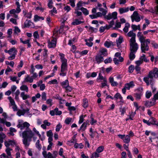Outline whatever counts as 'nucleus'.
<instances>
[{
  "instance_id": "cd10ccee",
  "label": "nucleus",
  "mask_w": 158,
  "mask_h": 158,
  "mask_svg": "<svg viewBox=\"0 0 158 158\" xmlns=\"http://www.w3.org/2000/svg\"><path fill=\"white\" fill-rule=\"evenodd\" d=\"M59 55L61 63L67 62V60L65 58V55L64 54L62 53H59Z\"/></svg>"
},
{
  "instance_id": "58836bf2",
  "label": "nucleus",
  "mask_w": 158,
  "mask_h": 158,
  "mask_svg": "<svg viewBox=\"0 0 158 158\" xmlns=\"http://www.w3.org/2000/svg\"><path fill=\"white\" fill-rule=\"evenodd\" d=\"M149 120L150 125H155L158 126V123L157 122L155 118H152L149 119Z\"/></svg>"
},
{
  "instance_id": "09e8293b",
  "label": "nucleus",
  "mask_w": 158,
  "mask_h": 158,
  "mask_svg": "<svg viewBox=\"0 0 158 158\" xmlns=\"http://www.w3.org/2000/svg\"><path fill=\"white\" fill-rule=\"evenodd\" d=\"M135 114V112H131L129 113L128 116H129V119L131 120H133V118Z\"/></svg>"
},
{
  "instance_id": "49530a36",
  "label": "nucleus",
  "mask_w": 158,
  "mask_h": 158,
  "mask_svg": "<svg viewBox=\"0 0 158 158\" xmlns=\"http://www.w3.org/2000/svg\"><path fill=\"white\" fill-rule=\"evenodd\" d=\"M85 27L88 28V29H89V30L92 32H96L98 31V29L97 28H94L91 26L88 27L87 26H86Z\"/></svg>"
},
{
  "instance_id": "37998d69",
  "label": "nucleus",
  "mask_w": 158,
  "mask_h": 158,
  "mask_svg": "<svg viewBox=\"0 0 158 158\" xmlns=\"http://www.w3.org/2000/svg\"><path fill=\"white\" fill-rule=\"evenodd\" d=\"M20 89L22 91H25L27 92L28 91V88L27 85H23L20 88Z\"/></svg>"
},
{
  "instance_id": "393cba45",
  "label": "nucleus",
  "mask_w": 158,
  "mask_h": 158,
  "mask_svg": "<svg viewBox=\"0 0 158 158\" xmlns=\"http://www.w3.org/2000/svg\"><path fill=\"white\" fill-rule=\"evenodd\" d=\"M102 15H103L102 13L100 12H98L95 14L90 15L89 16L91 19H94L99 17H101Z\"/></svg>"
},
{
  "instance_id": "0e129e2a",
  "label": "nucleus",
  "mask_w": 158,
  "mask_h": 158,
  "mask_svg": "<svg viewBox=\"0 0 158 158\" xmlns=\"http://www.w3.org/2000/svg\"><path fill=\"white\" fill-rule=\"evenodd\" d=\"M18 19H19L12 18L10 19V21L15 25H17V20Z\"/></svg>"
},
{
  "instance_id": "9d476101",
  "label": "nucleus",
  "mask_w": 158,
  "mask_h": 158,
  "mask_svg": "<svg viewBox=\"0 0 158 158\" xmlns=\"http://www.w3.org/2000/svg\"><path fill=\"white\" fill-rule=\"evenodd\" d=\"M143 81L146 83L147 86L149 85L150 84H151L154 82L153 79L151 75H150L149 73H148L147 76L143 78Z\"/></svg>"
},
{
  "instance_id": "dca6fc26",
  "label": "nucleus",
  "mask_w": 158,
  "mask_h": 158,
  "mask_svg": "<svg viewBox=\"0 0 158 158\" xmlns=\"http://www.w3.org/2000/svg\"><path fill=\"white\" fill-rule=\"evenodd\" d=\"M29 110L27 108L26 109L19 110L17 113V114L19 116L24 115L26 113H29Z\"/></svg>"
},
{
  "instance_id": "6ab92c4d",
  "label": "nucleus",
  "mask_w": 158,
  "mask_h": 158,
  "mask_svg": "<svg viewBox=\"0 0 158 158\" xmlns=\"http://www.w3.org/2000/svg\"><path fill=\"white\" fill-rule=\"evenodd\" d=\"M156 104V102L152 99L151 101H147L145 102V105L147 107H150Z\"/></svg>"
},
{
  "instance_id": "7c9ffc66",
  "label": "nucleus",
  "mask_w": 158,
  "mask_h": 158,
  "mask_svg": "<svg viewBox=\"0 0 158 158\" xmlns=\"http://www.w3.org/2000/svg\"><path fill=\"white\" fill-rule=\"evenodd\" d=\"M44 18L43 17L40 16L38 15H35L34 16V21L35 22H37L40 20H44Z\"/></svg>"
},
{
  "instance_id": "39448f33",
  "label": "nucleus",
  "mask_w": 158,
  "mask_h": 158,
  "mask_svg": "<svg viewBox=\"0 0 158 158\" xmlns=\"http://www.w3.org/2000/svg\"><path fill=\"white\" fill-rule=\"evenodd\" d=\"M17 51L16 48L13 47L10 48L9 50V54L10 55L8 58V59L9 60H12L14 59L16 55H17Z\"/></svg>"
},
{
  "instance_id": "5701e85b",
  "label": "nucleus",
  "mask_w": 158,
  "mask_h": 158,
  "mask_svg": "<svg viewBox=\"0 0 158 158\" xmlns=\"http://www.w3.org/2000/svg\"><path fill=\"white\" fill-rule=\"evenodd\" d=\"M101 55L106 56L108 55L107 50L104 48H101L99 51V54Z\"/></svg>"
},
{
  "instance_id": "ea45409f",
  "label": "nucleus",
  "mask_w": 158,
  "mask_h": 158,
  "mask_svg": "<svg viewBox=\"0 0 158 158\" xmlns=\"http://www.w3.org/2000/svg\"><path fill=\"white\" fill-rule=\"evenodd\" d=\"M80 10L82 11L83 14L85 15H87L89 14V11L86 8L82 7L81 8Z\"/></svg>"
},
{
  "instance_id": "774afa93",
  "label": "nucleus",
  "mask_w": 158,
  "mask_h": 158,
  "mask_svg": "<svg viewBox=\"0 0 158 158\" xmlns=\"http://www.w3.org/2000/svg\"><path fill=\"white\" fill-rule=\"evenodd\" d=\"M72 118L70 117H69L65 119L64 122L66 124L68 125L69 124L72 122Z\"/></svg>"
},
{
  "instance_id": "680f3d73",
  "label": "nucleus",
  "mask_w": 158,
  "mask_h": 158,
  "mask_svg": "<svg viewBox=\"0 0 158 158\" xmlns=\"http://www.w3.org/2000/svg\"><path fill=\"white\" fill-rule=\"evenodd\" d=\"M142 94L141 93H136L135 94V97L137 100H140Z\"/></svg>"
},
{
  "instance_id": "79ce46f5",
  "label": "nucleus",
  "mask_w": 158,
  "mask_h": 158,
  "mask_svg": "<svg viewBox=\"0 0 158 158\" xmlns=\"http://www.w3.org/2000/svg\"><path fill=\"white\" fill-rule=\"evenodd\" d=\"M82 106L85 108L88 106V100L86 98H84L83 99Z\"/></svg>"
},
{
  "instance_id": "423d86ee",
  "label": "nucleus",
  "mask_w": 158,
  "mask_h": 158,
  "mask_svg": "<svg viewBox=\"0 0 158 158\" xmlns=\"http://www.w3.org/2000/svg\"><path fill=\"white\" fill-rule=\"evenodd\" d=\"M130 51L136 52L139 48V45L136 42V40L130 41Z\"/></svg>"
},
{
  "instance_id": "f257e3e1",
  "label": "nucleus",
  "mask_w": 158,
  "mask_h": 158,
  "mask_svg": "<svg viewBox=\"0 0 158 158\" xmlns=\"http://www.w3.org/2000/svg\"><path fill=\"white\" fill-rule=\"evenodd\" d=\"M35 133L29 128L27 130H25L23 131L19 132V135L23 138L22 141L25 147H28L30 144V142L33 138L34 140H35L36 138L34 137Z\"/></svg>"
},
{
  "instance_id": "13d9d810",
  "label": "nucleus",
  "mask_w": 158,
  "mask_h": 158,
  "mask_svg": "<svg viewBox=\"0 0 158 158\" xmlns=\"http://www.w3.org/2000/svg\"><path fill=\"white\" fill-rule=\"evenodd\" d=\"M114 98L116 99H119L120 100H122L123 97H122L121 95L119 93H117L114 96Z\"/></svg>"
},
{
  "instance_id": "a211bd4d",
  "label": "nucleus",
  "mask_w": 158,
  "mask_h": 158,
  "mask_svg": "<svg viewBox=\"0 0 158 158\" xmlns=\"http://www.w3.org/2000/svg\"><path fill=\"white\" fill-rule=\"evenodd\" d=\"M127 35L129 37H131L130 41L135 40L136 34L133 32V31L131 30L128 32Z\"/></svg>"
},
{
  "instance_id": "8fccbe9b",
  "label": "nucleus",
  "mask_w": 158,
  "mask_h": 158,
  "mask_svg": "<svg viewBox=\"0 0 158 158\" xmlns=\"http://www.w3.org/2000/svg\"><path fill=\"white\" fill-rule=\"evenodd\" d=\"M84 147L82 143H75L74 145V147L76 148H82Z\"/></svg>"
},
{
  "instance_id": "473e14b6",
  "label": "nucleus",
  "mask_w": 158,
  "mask_h": 158,
  "mask_svg": "<svg viewBox=\"0 0 158 158\" xmlns=\"http://www.w3.org/2000/svg\"><path fill=\"white\" fill-rule=\"evenodd\" d=\"M47 135L48 137V140L52 141L53 133L51 130H50L47 132Z\"/></svg>"
},
{
  "instance_id": "e2e57ef3",
  "label": "nucleus",
  "mask_w": 158,
  "mask_h": 158,
  "mask_svg": "<svg viewBox=\"0 0 158 158\" xmlns=\"http://www.w3.org/2000/svg\"><path fill=\"white\" fill-rule=\"evenodd\" d=\"M84 40L85 42V44L89 47H91L93 45V42H89L86 39H85Z\"/></svg>"
},
{
  "instance_id": "f3484780",
  "label": "nucleus",
  "mask_w": 158,
  "mask_h": 158,
  "mask_svg": "<svg viewBox=\"0 0 158 158\" xmlns=\"http://www.w3.org/2000/svg\"><path fill=\"white\" fill-rule=\"evenodd\" d=\"M88 124L89 125L88 120H87L86 121V122H84L83 123L80 128L78 129V131L79 132L81 131L82 132L84 131L86 129L87 125Z\"/></svg>"
},
{
  "instance_id": "9b49d317",
  "label": "nucleus",
  "mask_w": 158,
  "mask_h": 158,
  "mask_svg": "<svg viewBox=\"0 0 158 158\" xmlns=\"http://www.w3.org/2000/svg\"><path fill=\"white\" fill-rule=\"evenodd\" d=\"M117 12L114 11L112 13H109L107 15H105L104 18L107 20H110L111 19L114 20L117 19Z\"/></svg>"
},
{
  "instance_id": "c9c22d12",
  "label": "nucleus",
  "mask_w": 158,
  "mask_h": 158,
  "mask_svg": "<svg viewBox=\"0 0 158 158\" xmlns=\"http://www.w3.org/2000/svg\"><path fill=\"white\" fill-rule=\"evenodd\" d=\"M21 97L23 100H25L30 97V95L28 94H25L24 92H22L20 94Z\"/></svg>"
},
{
  "instance_id": "412c9836",
  "label": "nucleus",
  "mask_w": 158,
  "mask_h": 158,
  "mask_svg": "<svg viewBox=\"0 0 158 158\" xmlns=\"http://www.w3.org/2000/svg\"><path fill=\"white\" fill-rule=\"evenodd\" d=\"M19 40L21 43L23 44H27L28 48H30L31 47V44L30 43V39H29L26 40L24 41L23 37H22L20 38Z\"/></svg>"
},
{
  "instance_id": "f03ea898",
  "label": "nucleus",
  "mask_w": 158,
  "mask_h": 158,
  "mask_svg": "<svg viewBox=\"0 0 158 158\" xmlns=\"http://www.w3.org/2000/svg\"><path fill=\"white\" fill-rule=\"evenodd\" d=\"M137 36L141 44V50L142 52L145 53L149 50L148 44L150 43L149 39H145L146 37L142 34L141 32L139 31L137 33Z\"/></svg>"
},
{
  "instance_id": "e433bc0d",
  "label": "nucleus",
  "mask_w": 158,
  "mask_h": 158,
  "mask_svg": "<svg viewBox=\"0 0 158 158\" xmlns=\"http://www.w3.org/2000/svg\"><path fill=\"white\" fill-rule=\"evenodd\" d=\"M33 36L34 38V39L33 40V41H36V40H37V39H39L40 36L38 31H35L33 33Z\"/></svg>"
},
{
  "instance_id": "4d7b16f0",
  "label": "nucleus",
  "mask_w": 158,
  "mask_h": 158,
  "mask_svg": "<svg viewBox=\"0 0 158 158\" xmlns=\"http://www.w3.org/2000/svg\"><path fill=\"white\" fill-rule=\"evenodd\" d=\"M76 41V38L74 37L72 39L69 40L68 44L71 46L72 44H73Z\"/></svg>"
},
{
  "instance_id": "603ef678",
  "label": "nucleus",
  "mask_w": 158,
  "mask_h": 158,
  "mask_svg": "<svg viewBox=\"0 0 158 158\" xmlns=\"http://www.w3.org/2000/svg\"><path fill=\"white\" fill-rule=\"evenodd\" d=\"M5 137V134L2 132L0 133V143H2L3 142V139Z\"/></svg>"
},
{
  "instance_id": "69168bd1",
  "label": "nucleus",
  "mask_w": 158,
  "mask_h": 158,
  "mask_svg": "<svg viewBox=\"0 0 158 158\" xmlns=\"http://www.w3.org/2000/svg\"><path fill=\"white\" fill-rule=\"evenodd\" d=\"M12 150V149L10 148H6V149L5 151L6 152L7 155L9 156H11V151Z\"/></svg>"
},
{
  "instance_id": "c756f323",
  "label": "nucleus",
  "mask_w": 158,
  "mask_h": 158,
  "mask_svg": "<svg viewBox=\"0 0 158 158\" xmlns=\"http://www.w3.org/2000/svg\"><path fill=\"white\" fill-rule=\"evenodd\" d=\"M104 46L107 48H109L112 46H113V42L110 41L109 40L107 39L104 44Z\"/></svg>"
},
{
  "instance_id": "5fc2aeb1",
  "label": "nucleus",
  "mask_w": 158,
  "mask_h": 158,
  "mask_svg": "<svg viewBox=\"0 0 158 158\" xmlns=\"http://www.w3.org/2000/svg\"><path fill=\"white\" fill-rule=\"evenodd\" d=\"M135 69V66L133 65H131L128 68V71L129 73H132L133 72Z\"/></svg>"
},
{
  "instance_id": "2f4dec72",
  "label": "nucleus",
  "mask_w": 158,
  "mask_h": 158,
  "mask_svg": "<svg viewBox=\"0 0 158 158\" xmlns=\"http://www.w3.org/2000/svg\"><path fill=\"white\" fill-rule=\"evenodd\" d=\"M32 131L34 132L37 135L39 138H40V139L41 140L43 141L45 139V137L44 136H43L42 138H41V135L39 133V132L37 131L36 128L35 127L33 128L32 129Z\"/></svg>"
},
{
  "instance_id": "20e7f679",
  "label": "nucleus",
  "mask_w": 158,
  "mask_h": 158,
  "mask_svg": "<svg viewBox=\"0 0 158 158\" xmlns=\"http://www.w3.org/2000/svg\"><path fill=\"white\" fill-rule=\"evenodd\" d=\"M68 70V65L67 62L61 63L60 67V73L59 75L61 76H65Z\"/></svg>"
},
{
  "instance_id": "ddd939ff",
  "label": "nucleus",
  "mask_w": 158,
  "mask_h": 158,
  "mask_svg": "<svg viewBox=\"0 0 158 158\" xmlns=\"http://www.w3.org/2000/svg\"><path fill=\"white\" fill-rule=\"evenodd\" d=\"M149 73L153 78H158V69L155 68L153 70L150 71Z\"/></svg>"
},
{
  "instance_id": "f704fd0d",
  "label": "nucleus",
  "mask_w": 158,
  "mask_h": 158,
  "mask_svg": "<svg viewBox=\"0 0 158 158\" xmlns=\"http://www.w3.org/2000/svg\"><path fill=\"white\" fill-rule=\"evenodd\" d=\"M32 24L33 23L31 20H26L24 22V26L25 27H29L31 26Z\"/></svg>"
},
{
  "instance_id": "c03bdc74",
  "label": "nucleus",
  "mask_w": 158,
  "mask_h": 158,
  "mask_svg": "<svg viewBox=\"0 0 158 158\" xmlns=\"http://www.w3.org/2000/svg\"><path fill=\"white\" fill-rule=\"evenodd\" d=\"M123 41V38L122 36H120L118 40H116V43L117 46L118 47Z\"/></svg>"
},
{
  "instance_id": "338daca9",
  "label": "nucleus",
  "mask_w": 158,
  "mask_h": 158,
  "mask_svg": "<svg viewBox=\"0 0 158 158\" xmlns=\"http://www.w3.org/2000/svg\"><path fill=\"white\" fill-rule=\"evenodd\" d=\"M107 27V25H106V26H105L104 27H103V26L101 27L100 28V29H99V31L100 32V33H102V32H103L106 29H108Z\"/></svg>"
},
{
  "instance_id": "a878e982",
  "label": "nucleus",
  "mask_w": 158,
  "mask_h": 158,
  "mask_svg": "<svg viewBox=\"0 0 158 158\" xmlns=\"http://www.w3.org/2000/svg\"><path fill=\"white\" fill-rule=\"evenodd\" d=\"M78 10H75V11L74 12V13L76 14V17H79V18L80 20H83V18L82 16V12L81 11H78Z\"/></svg>"
},
{
  "instance_id": "1a4fd4ad",
  "label": "nucleus",
  "mask_w": 158,
  "mask_h": 158,
  "mask_svg": "<svg viewBox=\"0 0 158 158\" xmlns=\"http://www.w3.org/2000/svg\"><path fill=\"white\" fill-rule=\"evenodd\" d=\"M118 136L122 139L123 142L126 143H128L130 141L131 138L128 135L118 134Z\"/></svg>"
},
{
  "instance_id": "0eeeda50",
  "label": "nucleus",
  "mask_w": 158,
  "mask_h": 158,
  "mask_svg": "<svg viewBox=\"0 0 158 158\" xmlns=\"http://www.w3.org/2000/svg\"><path fill=\"white\" fill-rule=\"evenodd\" d=\"M143 61L146 62H149V60L146 58V55L144 54H143L142 56H140L139 60L136 61L135 63L136 65L140 66L143 63Z\"/></svg>"
},
{
  "instance_id": "4c0bfd02",
  "label": "nucleus",
  "mask_w": 158,
  "mask_h": 158,
  "mask_svg": "<svg viewBox=\"0 0 158 158\" xmlns=\"http://www.w3.org/2000/svg\"><path fill=\"white\" fill-rule=\"evenodd\" d=\"M130 27V24L128 23H126L125 24V27L123 29V31L125 33H127L128 31L129 28Z\"/></svg>"
},
{
  "instance_id": "b1692460",
  "label": "nucleus",
  "mask_w": 158,
  "mask_h": 158,
  "mask_svg": "<svg viewBox=\"0 0 158 158\" xmlns=\"http://www.w3.org/2000/svg\"><path fill=\"white\" fill-rule=\"evenodd\" d=\"M129 11L128 7H121L118 9V11L120 14H122L124 13H127Z\"/></svg>"
},
{
  "instance_id": "de8ad7c7",
  "label": "nucleus",
  "mask_w": 158,
  "mask_h": 158,
  "mask_svg": "<svg viewBox=\"0 0 158 158\" xmlns=\"http://www.w3.org/2000/svg\"><path fill=\"white\" fill-rule=\"evenodd\" d=\"M23 61L20 60L19 63V64L17 66V70L18 71H19L21 70V68L23 67Z\"/></svg>"
},
{
  "instance_id": "f8f14e48",
  "label": "nucleus",
  "mask_w": 158,
  "mask_h": 158,
  "mask_svg": "<svg viewBox=\"0 0 158 158\" xmlns=\"http://www.w3.org/2000/svg\"><path fill=\"white\" fill-rule=\"evenodd\" d=\"M21 11V9H18L16 8V9H13L9 11L10 14L13 15L12 17L15 18L19 19L18 16L17 14L19 13Z\"/></svg>"
},
{
  "instance_id": "aec40b11",
  "label": "nucleus",
  "mask_w": 158,
  "mask_h": 158,
  "mask_svg": "<svg viewBox=\"0 0 158 158\" xmlns=\"http://www.w3.org/2000/svg\"><path fill=\"white\" fill-rule=\"evenodd\" d=\"M33 78L29 75H27L25 77L23 82L31 83L33 82Z\"/></svg>"
},
{
  "instance_id": "a18cd8bd",
  "label": "nucleus",
  "mask_w": 158,
  "mask_h": 158,
  "mask_svg": "<svg viewBox=\"0 0 158 158\" xmlns=\"http://www.w3.org/2000/svg\"><path fill=\"white\" fill-rule=\"evenodd\" d=\"M136 52H135L133 51H131V52L129 55V58L131 60H133L135 58V54Z\"/></svg>"
},
{
  "instance_id": "864d4df0",
  "label": "nucleus",
  "mask_w": 158,
  "mask_h": 158,
  "mask_svg": "<svg viewBox=\"0 0 158 158\" xmlns=\"http://www.w3.org/2000/svg\"><path fill=\"white\" fill-rule=\"evenodd\" d=\"M104 148L103 146H101L97 148L96 151L99 153L102 152L103 151Z\"/></svg>"
},
{
  "instance_id": "bf43d9fd",
  "label": "nucleus",
  "mask_w": 158,
  "mask_h": 158,
  "mask_svg": "<svg viewBox=\"0 0 158 158\" xmlns=\"http://www.w3.org/2000/svg\"><path fill=\"white\" fill-rule=\"evenodd\" d=\"M15 146L16 147L15 149V151L16 152H23L24 153L25 152V151L23 150L22 149H21L17 145V144Z\"/></svg>"
},
{
  "instance_id": "bb28decb",
  "label": "nucleus",
  "mask_w": 158,
  "mask_h": 158,
  "mask_svg": "<svg viewBox=\"0 0 158 158\" xmlns=\"http://www.w3.org/2000/svg\"><path fill=\"white\" fill-rule=\"evenodd\" d=\"M109 80L112 86L115 87L118 85V82L114 81V78L113 77H110L109 78Z\"/></svg>"
},
{
  "instance_id": "3c124183",
  "label": "nucleus",
  "mask_w": 158,
  "mask_h": 158,
  "mask_svg": "<svg viewBox=\"0 0 158 158\" xmlns=\"http://www.w3.org/2000/svg\"><path fill=\"white\" fill-rule=\"evenodd\" d=\"M20 91L18 89L16 90L15 93V99L17 101H19V95L20 94Z\"/></svg>"
},
{
  "instance_id": "c85d7f7f",
  "label": "nucleus",
  "mask_w": 158,
  "mask_h": 158,
  "mask_svg": "<svg viewBox=\"0 0 158 158\" xmlns=\"http://www.w3.org/2000/svg\"><path fill=\"white\" fill-rule=\"evenodd\" d=\"M134 86H135V84L134 82L131 81L129 83L125 84L124 86L127 89L129 90L130 88H132Z\"/></svg>"
},
{
  "instance_id": "4be33fe9",
  "label": "nucleus",
  "mask_w": 158,
  "mask_h": 158,
  "mask_svg": "<svg viewBox=\"0 0 158 158\" xmlns=\"http://www.w3.org/2000/svg\"><path fill=\"white\" fill-rule=\"evenodd\" d=\"M95 60L98 64H100L104 60L103 57L99 54H97L95 56Z\"/></svg>"
},
{
  "instance_id": "a19ab883",
  "label": "nucleus",
  "mask_w": 158,
  "mask_h": 158,
  "mask_svg": "<svg viewBox=\"0 0 158 158\" xmlns=\"http://www.w3.org/2000/svg\"><path fill=\"white\" fill-rule=\"evenodd\" d=\"M61 85L63 88H65L69 85V83L68 80H66L62 82L61 83Z\"/></svg>"
},
{
  "instance_id": "2eb2a0df",
  "label": "nucleus",
  "mask_w": 158,
  "mask_h": 158,
  "mask_svg": "<svg viewBox=\"0 0 158 158\" xmlns=\"http://www.w3.org/2000/svg\"><path fill=\"white\" fill-rule=\"evenodd\" d=\"M42 155L45 158H56V156H53L50 152L47 153V152L44 150L42 153Z\"/></svg>"
},
{
  "instance_id": "052dcab7",
  "label": "nucleus",
  "mask_w": 158,
  "mask_h": 158,
  "mask_svg": "<svg viewBox=\"0 0 158 158\" xmlns=\"http://www.w3.org/2000/svg\"><path fill=\"white\" fill-rule=\"evenodd\" d=\"M8 99L9 101L10 102V103L11 106L13 105H15V102L14 100L12 98V97L10 96H9L8 97Z\"/></svg>"
},
{
  "instance_id": "7ed1b4c3",
  "label": "nucleus",
  "mask_w": 158,
  "mask_h": 158,
  "mask_svg": "<svg viewBox=\"0 0 158 158\" xmlns=\"http://www.w3.org/2000/svg\"><path fill=\"white\" fill-rule=\"evenodd\" d=\"M30 126V124L27 122H24L23 120L19 119L18 120V124L17 127L22 131L24 130H27L29 128Z\"/></svg>"
},
{
  "instance_id": "6e6552de",
  "label": "nucleus",
  "mask_w": 158,
  "mask_h": 158,
  "mask_svg": "<svg viewBox=\"0 0 158 158\" xmlns=\"http://www.w3.org/2000/svg\"><path fill=\"white\" fill-rule=\"evenodd\" d=\"M132 22L135 21L137 22H139L141 20V18L137 11H134L131 16Z\"/></svg>"
},
{
  "instance_id": "4468645a",
  "label": "nucleus",
  "mask_w": 158,
  "mask_h": 158,
  "mask_svg": "<svg viewBox=\"0 0 158 158\" xmlns=\"http://www.w3.org/2000/svg\"><path fill=\"white\" fill-rule=\"evenodd\" d=\"M56 39L55 38L49 40L48 42V47L49 48H54L56 46Z\"/></svg>"
},
{
  "instance_id": "6e6d98bb",
  "label": "nucleus",
  "mask_w": 158,
  "mask_h": 158,
  "mask_svg": "<svg viewBox=\"0 0 158 158\" xmlns=\"http://www.w3.org/2000/svg\"><path fill=\"white\" fill-rule=\"evenodd\" d=\"M40 141L38 140L35 143V146L36 148L39 150H40L42 148V146L41 144L40 143Z\"/></svg>"
},
{
  "instance_id": "72a5a7b5",
  "label": "nucleus",
  "mask_w": 158,
  "mask_h": 158,
  "mask_svg": "<svg viewBox=\"0 0 158 158\" xmlns=\"http://www.w3.org/2000/svg\"><path fill=\"white\" fill-rule=\"evenodd\" d=\"M84 22V21L80 20L79 19H76L73 22L72 24L74 25H77L81 23H83Z\"/></svg>"
}]
</instances>
